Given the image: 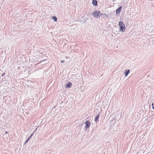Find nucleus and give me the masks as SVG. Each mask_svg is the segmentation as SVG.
I'll return each mask as SVG.
<instances>
[{
	"label": "nucleus",
	"mask_w": 154,
	"mask_h": 154,
	"mask_svg": "<svg viewBox=\"0 0 154 154\" xmlns=\"http://www.w3.org/2000/svg\"><path fill=\"white\" fill-rule=\"evenodd\" d=\"M130 70L128 69L127 70H126L125 71V76L126 77L129 74V73H130Z\"/></svg>",
	"instance_id": "7"
},
{
	"label": "nucleus",
	"mask_w": 154,
	"mask_h": 154,
	"mask_svg": "<svg viewBox=\"0 0 154 154\" xmlns=\"http://www.w3.org/2000/svg\"><path fill=\"white\" fill-rule=\"evenodd\" d=\"M119 25L120 27V30L119 31H122V32H125V25L123 23L120 21L119 22Z\"/></svg>",
	"instance_id": "1"
},
{
	"label": "nucleus",
	"mask_w": 154,
	"mask_h": 154,
	"mask_svg": "<svg viewBox=\"0 0 154 154\" xmlns=\"http://www.w3.org/2000/svg\"><path fill=\"white\" fill-rule=\"evenodd\" d=\"M85 124V129H88L90 128L91 123L88 120L86 122L84 123V124Z\"/></svg>",
	"instance_id": "3"
},
{
	"label": "nucleus",
	"mask_w": 154,
	"mask_h": 154,
	"mask_svg": "<svg viewBox=\"0 0 154 154\" xmlns=\"http://www.w3.org/2000/svg\"><path fill=\"white\" fill-rule=\"evenodd\" d=\"M99 114L97 116H96L95 119V121L96 122L99 119Z\"/></svg>",
	"instance_id": "9"
},
{
	"label": "nucleus",
	"mask_w": 154,
	"mask_h": 154,
	"mask_svg": "<svg viewBox=\"0 0 154 154\" xmlns=\"http://www.w3.org/2000/svg\"><path fill=\"white\" fill-rule=\"evenodd\" d=\"M102 15H103V16L104 15L106 17L107 16V15L106 14H102Z\"/></svg>",
	"instance_id": "12"
},
{
	"label": "nucleus",
	"mask_w": 154,
	"mask_h": 154,
	"mask_svg": "<svg viewBox=\"0 0 154 154\" xmlns=\"http://www.w3.org/2000/svg\"><path fill=\"white\" fill-rule=\"evenodd\" d=\"M92 4L95 6L97 5V2L96 0H93L92 1Z\"/></svg>",
	"instance_id": "8"
},
{
	"label": "nucleus",
	"mask_w": 154,
	"mask_h": 154,
	"mask_svg": "<svg viewBox=\"0 0 154 154\" xmlns=\"http://www.w3.org/2000/svg\"><path fill=\"white\" fill-rule=\"evenodd\" d=\"M122 8V6H120L118 9L116 10V14L119 13Z\"/></svg>",
	"instance_id": "4"
},
{
	"label": "nucleus",
	"mask_w": 154,
	"mask_h": 154,
	"mask_svg": "<svg viewBox=\"0 0 154 154\" xmlns=\"http://www.w3.org/2000/svg\"><path fill=\"white\" fill-rule=\"evenodd\" d=\"M52 19L53 20L55 21L56 22L57 21V18L55 16H53L52 17Z\"/></svg>",
	"instance_id": "10"
},
{
	"label": "nucleus",
	"mask_w": 154,
	"mask_h": 154,
	"mask_svg": "<svg viewBox=\"0 0 154 154\" xmlns=\"http://www.w3.org/2000/svg\"><path fill=\"white\" fill-rule=\"evenodd\" d=\"M72 83L70 82H69L66 85L65 87L67 88H70L72 86Z\"/></svg>",
	"instance_id": "6"
},
{
	"label": "nucleus",
	"mask_w": 154,
	"mask_h": 154,
	"mask_svg": "<svg viewBox=\"0 0 154 154\" xmlns=\"http://www.w3.org/2000/svg\"><path fill=\"white\" fill-rule=\"evenodd\" d=\"M45 60H42V61H41L42 62V61H45Z\"/></svg>",
	"instance_id": "16"
},
{
	"label": "nucleus",
	"mask_w": 154,
	"mask_h": 154,
	"mask_svg": "<svg viewBox=\"0 0 154 154\" xmlns=\"http://www.w3.org/2000/svg\"><path fill=\"white\" fill-rule=\"evenodd\" d=\"M61 63H63L64 62V61L63 60H62L61 61Z\"/></svg>",
	"instance_id": "13"
},
{
	"label": "nucleus",
	"mask_w": 154,
	"mask_h": 154,
	"mask_svg": "<svg viewBox=\"0 0 154 154\" xmlns=\"http://www.w3.org/2000/svg\"><path fill=\"white\" fill-rule=\"evenodd\" d=\"M100 14V11H95L93 13V15L96 18H97Z\"/></svg>",
	"instance_id": "2"
},
{
	"label": "nucleus",
	"mask_w": 154,
	"mask_h": 154,
	"mask_svg": "<svg viewBox=\"0 0 154 154\" xmlns=\"http://www.w3.org/2000/svg\"><path fill=\"white\" fill-rule=\"evenodd\" d=\"M33 135V134H32L30 137L28 138V139L25 141V142L24 143V144L25 145L26 144L28 141L30 140V139L31 138V137H32V136Z\"/></svg>",
	"instance_id": "5"
},
{
	"label": "nucleus",
	"mask_w": 154,
	"mask_h": 154,
	"mask_svg": "<svg viewBox=\"0 0 154 154\" xmlns=\"http://www.w3.org/2000/svg\"><path fill=\"white\" fill-rule=\"evenodd\" d=\"M5 75V73H3L2 75V76H3Z\"/></svg>",
	"instance_id": "14"
},
{
	"label": "nucleus",
	"mask_w": 154,
	"mask_h": 154,
	"mask_svg": "<svg viewBox=\"0 0 154 154\" xmlns=\"http://www.w3.org/2000/svg\"><path fill=\"white\" fill-rule=\"evenodd\" d=\"M5 134H7V133H8V132H7V131H6V132H5Z\"/></svg>",
	"instance_id": "15"
},
{
	"label": "nucleus",
	"mask_w": 154,
	"mask_h": 154,
	"mask_svg": "<svg viewBox=\"0 0 154 154\" xmlns=\"http://www.w3.org/2000/svg\"><path fill=\"white\" fill-rule=\"evenodd\" d=\"M152 108L153 109H154V106H153V103L152 104Z\"/></svg>",
	"instance_id": "11"
}]
</instances>
